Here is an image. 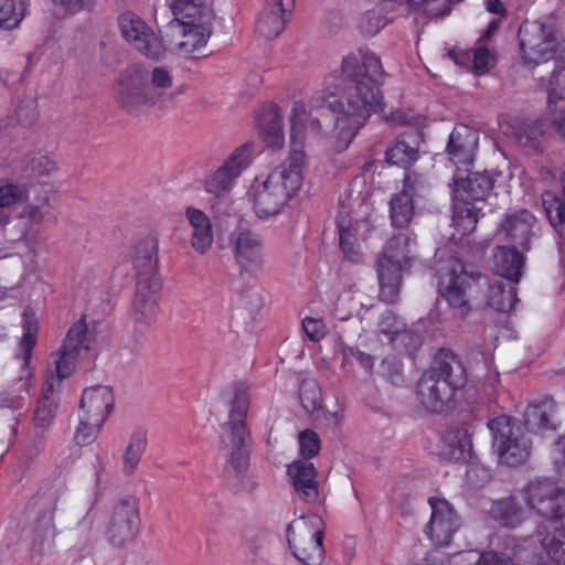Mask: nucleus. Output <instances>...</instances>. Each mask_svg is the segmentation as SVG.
Here are the masks:
<instances>
[{
	"instance_id": "nucleus-1",
	"label": "nucleus",
	"mask_w": 565,
	"mask_h": 565,
	"mask_svg": "<svg viewBox=\"0 0 565 565\" xmlns=\"http://www.w3.org/2000/svg\"><path fill=\"white\" fill-rule=\"evenodd\" d=\"M382 73L380 58L367 50L361 49L344 57L340 92L318 90L309 100L313 110L324 106L331 110L334 117L331 131L323 130L320 120L308 114L303 102H294L291 108L296 103L305 108L303 142L308 127L330 150L338 153L347 150L371 115L382 109L383 95L379 82Z\"/></svg>"
},
{
	"instance_id": "nucleus-2",
	"label": "nucleus",
	"mask_w": 565,
	"mask_h": 565,
	"mask_svg": "<svg viewBox=\"0 0 565 565\" xmlns=\"http://www.w3.org/2000/svg\"><path fill=\"white\" fill-rule=\"evenodd\" d=\"M303 105L296 103L290 119V151L288 157L267 174L255 178L249 199L260 220L280 214L299 193L303 183Z\"/></svg>"
},
{
	"instance_id": "nucleus-3",
	"label": "nucleus",
	"mask_w": 565,
	"mask_h": 565,
	"mask_svg": "<svg viewBox=\"0 0 565 565\" xmlns=\"http://www.w3.org/2000/svg\"><path fill=\"white\" fill-rule=\"evenodd\" d=\"M519 54L527 67H536L561 54L547 87L552 122L565 137V42L552 22L525 21L519 29Z\"/></svg>"
},
{
	"instance_id": "nucleus-4",
	"label": "nucleus",
	"mask_w": 565,
	"mask_h": 565,
	"mask_svg": "<svg viewBox=\"0 0 565 565\" xmlns=\"http://www.w3.org/2000/svg\"><path fill=\"white\" fill-rule=\"evenodd\" d=\"M249 407V394L246 388L238 387L235 391L228 422L221 426V449L227 458V462L238 478V488L246 492H253L259 484L258 477L248 472L249 450L247 448L246 415Z\"/></svg>"
},
{
	"instance_id": "nucleus-5",
	"label": "nucleus",
	"mask_w": 565,
	"mask_h": 565,
	"mask_svg": "<svg viewBox=\"0 0 565 565\" xmlns=\"http://www.w3.org/2000/svg\"><path fill=\"white\" fill-rule=\"evenodd\" d=\"M67 490L61 482L43 486L33 498L38 516L32 526V544L34 548H51L58 533L67 530L71 518L67 510Z\"/></svg>"
},
{
	"instance_id": "nucleus-6",
	"label": "nucleus",
	"mask_w": 565,
	"mask_h": 565,
	"mask_svg": "<svg viewBox=\"0 0 565 565\" xmlns=\"http://www.w3.org/2000/svg\"><path fill=\"white\" fill-rule=\"evenodd\" d=\"M467 374L462 363L455 355L437 361L418 382L417 396L430 412H444L457 390L463 387Z\"/></svg>"
},
{
	"instance_id": "nucleus-7",
	"label": "nucleus",
	"mask_w": 565,
	"mask_h": 565,
	"mask_svg": "<svg viewBox=\"0 0 565 565\" xmlns=\"http://www.w3.org/2000/svg\"><path fill=\"white\" fill-rule=\"evenodd\" d=\"M416 237L409 233L392 236L383 247L377 260L380 297L383 301H396L402 274L408 270L415 260Z\"/></svg>"
},
{
	"instance_id": "nucleus-8",
	"label": "nucleus",
	"mask_w": 565,
	"mask_h": 565,
	"mask_svg": "<svg viewBox=\"0 0 565 565\" xmlns=\"http://www.w3.org/2000/svg\"><path fill=\"white\" fill-rule=\"evenodd\" d=\"M438 271L440 297L447 302L455 318L465 319L471 311L468 289L470 281L475 278L473 270L461 259L451 257L441 263Z\"/></svg>"
},
{
	"instance_id": "nucleus-9",
	"label": "nucleus",
	"mask_w": 565,
	"mask_h": 565,
	"mask_svg": "<svg viewBox=\"0 0 565 565\" xmlns=\"http://www.w3.org/2000/svg\"><path fill=\"white\" fill-rule=\"evenodd\" d=\"M23 334L20 341V351L22 354L23 375L20 377L14 390L0 393V413L8 415L11 420L17 422L18 412L25 405L26 397L31 387V371L29 364L32 356V350L36 343L38 321L33 313L25 310L22 320Z\"/></svg>"
},
{
	"instance_id": "nucleus-10",
	"label": "nucleus",
	"mask_w": 565,
	"mask_h": 565,
	"mask_svg": "<svg viewBox=\"0 0 565 565\" xmlns=\"http://www.w3.org/2000/svg\"><path fill=\"white\" fill-rule=\"evenodd\" d=\"M492 433V447L500 463L515 467L524 463L531 455V441L522 427L509 416L501 415L488 423Z\"/></svg>"
},
{
	"instance_id": "nucleus-11",
	"label": "nucleus",
	"mask_w": 565,
	"mask_h": 565,
	"mask_svg": "<svg viewBox=\"0 0 565 565\" xmlns=\"http://www.w3.org/2000/svg\"><path fill=\"white\" fill-rule=\"evenodd\" d=\"M323 533V521L317 514L292 521L287 536L295 557L305 565H320L324 559Z\"/></svg>"
},
{
	"instance_id": "nucleus-12",
	"label": "nucleus",
	"mask_w": 565,
	"mask_h": 565,
	"mask_svg": "<svg viewBox=\"0 0 565 565\" xmlns=\"http://www.w3.org/2000/svg\"><path fill=\"white\" fill-rule=\"evenodd\" d=\"M141 531L139 499L128 495L117 501L105 524L104 535L114 548H126L138 537Z\"/></svg>"
},
{
	"instance_id": "nucleus-13",
	"label": "nucleus",
	"mask_w": 565,
	"mask_h": 565,
	"mask_svg": "<svg viewBox=\"0 0 565 565\" xmlns=\"http://www.w3.org/2000/svg\"><path fill=\"white\" fill-rule=\"evenodd\" d=\"M92 348V333L84 319H79L68 330L60 352L52 356L50 373L54 383L68 377L79 358Z\"/></svg>"
},
{
	"instance_id": "nucleus-14",
	"label": "nucleus",
	"mask_w": 565,
	"mask_h": 565,
	"mask_svg": "<svg viewBox=\"0 0 565 565\" xmlns=\"http://www.w3.org/2000/svg\"><path fill=\"white\" fill-rule=\"evenodd\" d=\"M522 495L531 510L551 522L565 515V487L556 486L548 478L531 480Z\"/></svg>"
},
{
	"instance_id": "nucleus-15",
	"label": "nucleus",
	"mask_w": 565,
	"mask_h": 565,
	"mask_svg": "<svg viewBox=\"0 0 565 565\" xmlns=\"http://www.w3.org/2000/svg\"><path fill=\"white\" fill-rule=\"evenodd\" d=\"M228 246L241 274L256 275L265 265L264 239L247 227H238L228 236Z\"/></svg>"
},
{
	"instance_id": "nucleus-16",
	"label": "nucleus",
	"mask_w": 565,
	"mask_h": 565,
	"mask_svg": "<svg viewBox=\"0 0 565 565\" xmlns=\"http://www.w3.org/2000/svg\"><path fill=\"white\" fill-rule=\"evenodd\" d=\"M254 152V145L250 142L234 149L223 164L206 179L205 190L216 198L230 193L236 180L253 162Z\"/></svg>"
},
{
	"instance_id": "nucleus-17",
	"label": "nucleus",
	"mask_w": 565,
	"mask_h": 565,
	"mask_svg": "<svg viewBox=\"0 0 565 565\" xmlns=\"http://www.w3.org/2000/svg\"><path fill=\"white\" fill-rule=\"evenodd\" d=\"M360 207L361 213L354 212L352 215L349 206L343 204L337 218L341 249L348 259L355 263L361 260L360 242L366 239L371 230V223L366 218L370 206L360 203Z\"/></svg>"
},
{
	"instance_id": "nucleus-18",
	"label": "nucleus",
	"mask_w": 565,
	"mask_h": 565,
	"mask_svg": "<svg viewBox=\"0 0 565 565\" xmlns=\"http://www.w3.org/2000/svg\"><path fill=\"white\" fill-rule=\"evenodd\" d=\"M115 92L117 102L131 114H138L154 105L159 97L137 70L122 72L116 84Z\"/></svg>"
},
{
	"instance_id": "nucleus-19",
	"label": "nucleus",
	"mask_w": 565,
	"mask_h": 565,
	"mask_svg": "<svg viewBox=\"0 0 565 565\" xmlns=\"http://www.w3.org/2000/svg\"><path fill=\"white\" fill-rule=\"evenodd\" d=\"M431 513L425 526V534L436 546L448 545L461 526V520L452 505L444 498L428 499Z\"/></svg>"
},
{
	"instance_id": "nucleus-20",
	"label": "nucleus",
	"mask_w": 565,
	"mask_h": 565,
	"mask_svg": "<svg viewBox=\"0 0 565 565\" xmlns=\"http://www.w3.org/2000/svg\"><path fill=\"white\" fill-rule=\"evenodd\" d=\"M122 36L143 55L160 58L164 55L166 46L162 40L147 23L135 13L127 11L119 18Z\"/></svg>"
},
{
	"instance_id": "nucleus-21",
	"label": "nucleus",
	"mask_w": 565,
	"mask_h": 565,
	"mask_svg": "<svg viewBox=\"0 0 565 565\" xmlns=\"http://www.w3.org/2000/svg\"><path fill=\"white\" fill-rule=\"evenodd\" d=\"M429 188L427 180L417 173H407L404 189L391 200V218L394 226L408 225L414 215V196L424 195Z\"/></svg>"
},
{
	"instance_id": "nucleus-22",
	"label": "nucleus",
	"mask_w": 565,
	"mask_h": 565,
	"mask_svg": "<svg viewBox=\"0 0 565 565\" xmlns=\"http://www.w3.org/2000/svg\"><path fill=\"white\" fill-rule=\"evenodd\" d=\"M214 21V11H204L201 20L181 23L182 39L175 42L171 50L182 57H191L200 53L212 34Z\"/></svg>"
},
{
	"instance_id": "nucleus-23",
	"label": "nucleus",
	"mask_w": 565,
	"mask_h": 565,
	"mask_svg": "<svg viewBox=\"0 0 565 565\" xmlns=\"http://www.w3.org/2000/svg\"><path fill=\"white\" fill-rule=\"evenodd\" d=\"M477 145L478 135L470 127L459 125L454 128L446 151L449 160L457 168L456 173L469 170L473 162Z\"/></svg>"
},
{
	"instance_id": "nucleus-24",
	"label": "nucleus",
	"mask_w": 565,
	"mask_h": 565,
	"mask_svg": "<svg viewBox=\"0 0 565 565\" xmlns=\"http://www.w3.org/2000/svg\"><path fill=\"white\" fill-rule=\"evenodd\" d=\"M527 429L544 435L559 426L557 404L551 397H541L531 402L524 413Z\"/></svg>"
},
{
	"instance_id": "nucleus-25",
	"label": "nucleus",
	"mask_w": 565,
	"mask_h": 565,
	"mask_svg": "<svg viewBox=\"0 0 565 565\" xmlns=\"http://www.w3.org/2000/svg\"><path fill=\"white\" fill-rule=\"evenodd\" d=\"M494 186L493 174L486 172H476L467 178L456 173L454 177V199L460 201H486Z\"/></svg>"
},
{
	"instance_id": "nucleus-26",
	"label": "nucleus",
	"mask_w": 565,
	"mask_h": 565,
	"mask_svg": "<svg viewBox=\"0 0 565 565\" xmlns=\"http://www.w3.org/2000/svg\"><path fill=\"white\" fill-rule=\"evenodd\" d=\"M115 403L113 391L109 386L97 385L83 392L79 416L105 423Z\"/></svg>"
},
{
	"instance_id": "nucleus-27",
	"label": "nucleus",
	"mask_w": 565,
	"mask_h": 565,
	"mask_svg": "<svg viewBox=\"0 0 565 565\" xmlns=\"http://www.w3.org/2000/svg\"><path fill=\"white\" fill-rule=\"evenodd\" d=\"M184 216L190 225V245L200 255L209 253L214 244V231L210 216L193 206H188Z\"/></svg>"
},
{
	"instance_id": "nucleus-28",
	"label": "nucleus",
	"mask_w": 565,
	"mask_h": 565,
	"mask_svg": "<svg viewBox=\"0 0 565 565\" xmlns=\"http://www.w3.org/2000/svg\"><path fill=\"white\" fill-rule=\"evenodd\" d=\"M535 217L526 210H520L505 215L498 228V236L527 249Z\"/></svg>"
},
{
	"instance_id": "nucleus-29",
	"label": "nucleus",
	"mask_w": 565,
	"mask_h": 565,
	"mask_svg": "<svg viewBox=\"0 0 565 565\" xmlns=\"http://www.w3.org/2000/svg\"><path fill=\"white\" fill-rule=\"evenodd\" d=\"M159 242L156 236L140 239L134 247L131 259L138 278H160L158 271Z\"/></svg>"
},
{
	"instance_id": "nucleus-30",
	"label": "nucleus",
	"mask_w": 565,
	"mask_h": 565,
	"mask_svg": "<svg viewBox=\"0 0 565 565\" xmlns=\"http://www.w3.org/2000/svg\"><path fill=\"white\" fill-rule=\"evenodd\" d=\"M448 55L457 65L473 72L476 75L488 73L497 64L495 52L481 41H478L476 49L472 51L454 50Z\"/></svg>"
},
{
	"instance_id": "nucleus-31",
	"label": "nucleus",
	"mask_w": 565,
	"mask_h": 565,
	"mask_svg": "<svg viewBox=\"0 0 565 565\" xmlns=\"http://www.w3.org/2000/svg\"><path fill=\"white\" fill-rule=\"evenodd\" d=\"M161 290L160 278H138L134 310L138 319H151L159 310V297Z\"/></svg>"
},
{
	"instance_id": "nucleus-32",
	"label": "nucleus",
	"mask_w": 565,
	"mask_h": 565,
	"mask_svg": "<svg viewBox=\"0 0 565 565\" xmlns=\"http://www.w3.org/2000/svg\"><path fill=\"white\" fill-rule=\"evenodd\" d=\"M288 475L298 495L306 502L318 500L317 469L312 462L296 460L288 466Z\"/></svg>"
},
{
	"instance_id": "nucleus-33",
	"label": "nucleus",
	"mask_w": 565,
	"mask_h": 565,
	"mask_svg": "<svg viewBox=\"0 0 565 565\" xmlns=\"http://www.w3.org/2000/svg\"><path fill=\"white\" fill-rule=\"evenodd\" d=\"M479 220V209L469 201H460L454 199L452 211V233L451 238L459 242L462 237L471 234L477 226Z\"/></svg>"
},
{
	"instance_id": "nucleus-34",
	"label": "nucleus",
	"mask_w": 565,
	"mask_h": 565,
	"mask_svg": "<svg viewBox=\"0 0 565 565\" xmlns=\"http://www.w3.org/2000/svg\"><path fill=\"white\" fill-rule=\"evenodd\" d=\"M495 273L513 282L522 275L523 256L514 247H499L493 256Z\"/></svg>"
},
{
	"instance_id": "nucleus-35",
	"label": "nucleus",
	"mask_w": 565,
	"mask_h": 565,
	"mask_svg": "<svg viewBox=\"0 0 565 565\" xmlns=\"http://www.w3.org/2000/svg\"><path fill=\"white\" fill-rule=\"evenodd\" d=\"M418 158V140L415 135H402L386 150V160L391 164L407 168Z\"/></svg>"
},
{
	"instance_id": "nucleus-36",
	"label": "nucleus",
	"mask_w": 565,
	"mask_h": 565,
	"mask_svg": "<svg viewBox=\"0 0 565 565\" xmlns=\"http://www.w3.org/2000/svg\"><path fill=\"white\" fill-rule=\"evenodd\" d=\"M262 136L267 147L278 150L285 145L284 117L277 105H271L264 115Z\"/></svg>"
},
{
	"instance_id": "nucleus-37",
	"label": "nucleus",
	"mask_w": 565,
	"mask_h": 565,
	"mask_svg": "<svg viewBox=\"0 0 565 565\" xmlns=\"http://www.w3.org/2000/svg\"><path fill=\"white\" fill-rule=\"evenodd\" d=\"M380 331L387 337L391 343L401 342L405 344L406 350L408 347H416L419 343V338L413 332L406 330L405 323L393 312H385L380 322Z\"/></svg>"
},
{
	"instance_id": "nucleus-38",
	"label": "nucleus",
	"mask_w": 565,
	"mask_h": 565,
	"mask_svg": "<svg viewBox=\"0 0 565 565\" xmlns=\"http://www.w3.org/2000/svg\"><path fill=\"white\" fill-rule=\"evenodd\" d=\"M489 513L500 525L507 527H516L525 518V511L512 498L493 502Z\"/></svg>"
},
{
	"instance_id": "nucleus-39",
	"label": "nucleus",
	"mask_w": 565,
	"mask_h": 565,
	"mask_svg": "<svg viewBox=\"0 0 565 565\" xmlns=\"http://www.w3.org/2000/svg\"><path fill=\"white\" fill-rule=\"evenodd\" d=\"M213 0H167L171 13L180 23L201 20L204 11H213Z\"/></svg>"
},
{
	"instance_id": "nucleus-40",
	"label": "nucleus",
	"mask_w": 565,
	"mask_h": 565,
	"mask_svg": "<svg viewBox=\"0 0 565 565\" xmlns=\"http://www.w3.org/2000/svg\"><path fill=\"white\" fill-rule=\"evenodd\" d=\"M290 15L291 13L289 12L268 9V3H265L264 10L256 23L257 32L268 39L275 38L285 30Z\"/></svg>"
},
{
	"instance_id": "nucleus-41",
	"label": "nucleus",
	"mask_w": 565,
	"mask_h": 565,
	"mask_svg": "<svg viewBox=\"0 0 565 565\" xmlns=\"http://www.w3.org/2000/svg\"><path fill=\"white\" fill-rule=\"evenodd\" d=\"M516 290L511 282L498 280L489 286L487 305L501 312L510 311L516 302Z\"/></svg>"
},
{
	"instance_id": "nucleus-42",
	"label": "nucleus",
	"mask_w": 565,
	"mask_h": 565,
	"mask_svg": "<svg viewBox=\"0 0 565 565\" xmlns=\"http://www.w3.org/2000/svg\"><path fill=\"white\" fill-rule=\"evenodd\" d=\"M146 446L147 437L143 431L137 430L130 436L121 460V469L126 476H131L138 469Z\"/></svg>"
},
{
	"instance_id": "nucleus-43",
	"label": "nucleus",
	"mask_w": 565,
	"mask_h": 565,
	"mask_svg": "<svg viewBox=\"0 0 565 565\" xmlns=\"http://www.w3.org/2000/svg\"><path fill=\"white\" fill-rule=\"evenodd\" d=\"M541 544L550 558L565 565V526L551 525L546 533L541 532Z\"/></svg>"
},
{
	"instance_id": "nucleus-44",
	"label": "nucleus",
	"mask_w": 565,
	"mask_h": 565,
	"mask_svg": "<svg viewBox=\"0 0 565 565\" xmlns=\"http://www.w3.org/2000/svg\"><path fill=\"white\" fill-rule=\"evenodd\" d=\"M56 408L57 404L54 397V381L52 379H47L35 407V424L42 427L50 425L55 416Z\"/></svg>"
},
{
	"instance_id": "nucleus-45",
	"label": "nucleus",
	"mask_w": 565,
	"mask_h": 565,
	"mask_svg": "<svg viewBox=\"0 0 565 565\" xmlns=\"http://www.w3.org/2000/svg\"><path fill=\"white\" fill-rule=\"evenodd\" d=\"M444 443L449 447L447 455L452 459H465L470 454L472 441L467 428H456L449 430L443 437Z\"/></svg>"
},
{
	"instance_id": "nucleus-46",
	"label": "nucleus",
	"mask_w": 565,
	"mask_h": 565,
	"mask_svg": "<svg viewBox=\"0 0 565 565\" xmlns=\"http://www.w3.org/2000/svg\"><path fill=\"white\" fill-rule=\"evenodd\" d=\"M299 395L307 412L312 413L321 407L322 394L316 380L305 379L300 384Z\"/></svg>"
},
{
	"instance_id": "nucleus-47",
	"label": "nucleus",
	"mask_w": 565,
	"mask_h": 565,
	"mask_svg": "<svg viewBox=\"0 0 565 565\" xmlns=\"http://www.w3.org/2000/svg\"><path fill=\"white\" fill-rule=\"evenodd\" d=\"M46 211H45V203L42 204H28L22 214L21 220L30 223L28 230L24 231L22 234V238L25 242H33L36 239L39 230L34 228L33 225H39L45 217Z\"/></svg>"
},
{
	"instance_id": "nucleus-48",
	"label": "nucleus",
	"mask_w": 565,
	"mask_h": 565,
	"mask_svg": "<svg viewBox=\"0 0 565 565\" xmlns=\"http://www.w3.org/2000/svg\"><path fill=\"white\" fill-rule=\"evenodd\" d=\"M542 125L536 121H523L515 130V138L524 147L536 148L540 136L542 135Z\"/></svg>"
},
{
	"instance_id": "nucleus-49",
	"label": "nucleus",
	"mask_w": 565,
	"mask_h": 565,
	"mask_svg": "<svg viewBox=\"0 0 565 565\" xmlns=\"http://www.w3.org/2000/svg\"><path fill=\"white\" fill-rule=\"evenodd\" d=\"M24 18L23 11L15 9L14 0H0V28L11 30L17 28Z\"/></svg>"
},
{
	"instance_id": "nucleus-50",
	"label": "nucleus",
	"mask_w": 565,
	"mask_h": 565,
	"mask_svg": "<svg viewBox=\"0 0 565 565\" xmlns=\"http://www.w3.org/2000/svg\"><path fill=\"white\" fill-rule=\"evenodd\" d=\"M104 423H97L94 419L79 416V426L75 433V440L79 445H88L93 443Z\"/></svg>"
},
{
	"instance_id": "nucleus-51",
	"label": "nucleus",
	"mask_w": 565,
	"mask_h": 565,
	"mask_svg": "<svg viewBox=\"0 0 565 565\" xmlns=\"http://www.w3.org/2000/svg\"><path fill=\"white\" fill-rule=\"evenodd\" d=\"M300 454L305 458H311L318 455L320 450V438L313 430L306 429L298 436Z\"/></svg>"
},
{
	"instance_id": "nucleus-52",
	"label": "nucleus",
	"mask_w": 565,
	"mask_h": 565,
	"mask_svg": "<svg viewBox=\"0 0 565 565\" xmlns=\"http://www.w3.org/2000/svg\"><path fill=\"white\" fill-rule=\"evenodd\" d=\"M26 196L23 186L13 183L0 185V207H10Z\"/></svg>"
},
{
	"instance_id": "nucleus-53",
	"label": "nucleus",
	"mask_w": 565,
	"mask_h": 565,
	"mask_svg": "<svg viewBox=\"0 0 565 565\" xmlns=\"http://www.w3.org/2000/svg\"><path fill=\"white\" fill-rule=\"evenodd\" d=\"M478 355L481 356L484 367L487 370V375H486L487 385L489 386L490 391H493V390H495V387L498 386V384L500 382L499 372L494 367H492L493 354L491 352L482 353L480 351L473 350L470 353V359L477 360Z\"/></svg>"
},
{
	"instance_id": "nucleus-54",
	"label": "nucleus",
	"mask_w": 565,
	"mask_h": 565,
	"mask_svg": "<svg viewBox=\"0 0 565 565\" xmlns=\"http://www.w3.org/2000/svg\"><path fill=\"white\" fill-rule=\"evenodd\" d=\"M343 361L345 363L356 362L362 369L371 373L374 365V359L372 355L366 354L353 347H347L342 351Z\"/></svg>"
},
{
	"instance_id": "nucleus-55",
	"label": "nucleus",
	"mask_w": 565,
	"mask_h": 565,
	"mask_svg": "<svg viewBox=\"0 0 565 565\" xmlns=\"http://www.w3.org/2000/svg\"><path fill=\"white\" fill-rule=\"evenodd\" d=\"M302 328L307 337L313 342L323 339L328 330L323 320L310 317L302 320Z\"/></svg>"
},
{
	"instance_id": "nucleus-56",
	"label": "nucleus",
	"mask_w": 565,
	"mask_h": 565,
	"mask_svg": "<svg viewBox=\"0 0 565 565\" xmlns=\"http://www.w3.org/2000/svg\"><path fill=\"white\" fill-rule=\"evenodd\" d=\"M360 26L367 35H374L385 26V19L374 11H367L361 19Z\"/></svg>"
},
{
	"instance_id": "nucleus-57",
	"label": "nucleus",
	"mask_w": 565,
	"mask_h": 565,
	"mask_svg": "<svg viewBox=\"0 0 565 565\" xmlns=\"http://www.w3.org/2000/svg\"><path fill=\"white\" fill-rule=\"evenodd\" d=\"M401 363L394 358L384 359L380 365V371L392 384H398L402 380Z\"/></svg>"
},
{
	"instance_id": "nucleus-58",
	"label": "nucleus",
	"mask_w": 565,
	"mask_h": 565,
	"mask_svg": "<svg viewBox=\"0 0 565 565\" xmlns=\"http://www.w3.org/2000/svg\"><path fill=\"white\" fill-rule=\"evenodd\" d=\"M450 565H479L482 558V553L470 550L446 556Z\"/></svg>"
},
{
	"instance_id": "nucleus-59",
	"label": "nucleus",
	"mask_w": 565,
	"mask_h": 565,
	"mask_svg": "<svg viewBox=\"0 0 565 565\" xmlns=\"http://www.w3.org/2000/svg\"><path fill=\"white\" fill-rule=\"evenodd\" d=\"M551 460L555 469L565 475V434L554 443L551 450Z\"/></svg>"
},
{
	"instance_id": "nucleus-60",
	"label": "nucleus",
	"mask_w": 565,
	"mask_h": 565,
	"mask_svg": "<svg viewBox=\"0 0 565 565\" xmlns=\"http://www.w3.org/2000/svg\"><path fill=\"white\" fill-rule=\"evenodd\" d=\"M479 565H515L514 561L504 553L484 552Z\"/></svg>"
},
{
	"instance_id": "nucleus-61",
	"label": "nucleus",
	"mask_w": 565,
	"mask_h": 565,
	"mask_svg": "<svg viewBox=\"0 0 565 565\" xmlns=\"http://www.w3.org/2000/svg\"><path fill=\"white\" fill-rule=\"evenodd\" d=\"M151 83L157 88H169L172 85V77L168 70L163 67H154L151 74Z\"/></svg>"
},
{
	"instance_id": "nucleus-62",
	"label": "nucleus",
	"mask_w": 565,
	"mask_h": 565,
	"mask_svg": "<svg viewBox=\"0 0 565 565\" xmlns=\"http://www.w3.org/2000/svg\"><path fill=\"white\" fill-rule=\"evenodd\" d=\"M268 9H277L282 12L292 13L296 4V0H266Z\"/></svg>"
},
{
	"instance_id": "nucleus-63",
	"label": "nucleus",
	"mask_w": 565,
	"mask_h": 565,
	"mask_svg": "<svg viewBox=\"0 0 565 565\" xmlns=\"http://www.w3.org/2000/svg\"><path fill=\"white\" fill-rule=\"evenodd\" d=\"M56 6L65 9V13H76L84 8V0H55Z\"/></svg>"
},
{
	"instance_id": "nucleus-64",
	"label": "nucleus",
	"mask_w": 565,
	"mask_h": 565,
	"mask_svg": "<svg viewBox=\"0 0 565 565\" xmlns=\"http://www.w3.org/2000/svg\"><path fill=\"white\" fill-rule=\"evenodd\" d=\"M416 565H450L445 555L429 554Z\"/></svg>"
}]
</instances>
